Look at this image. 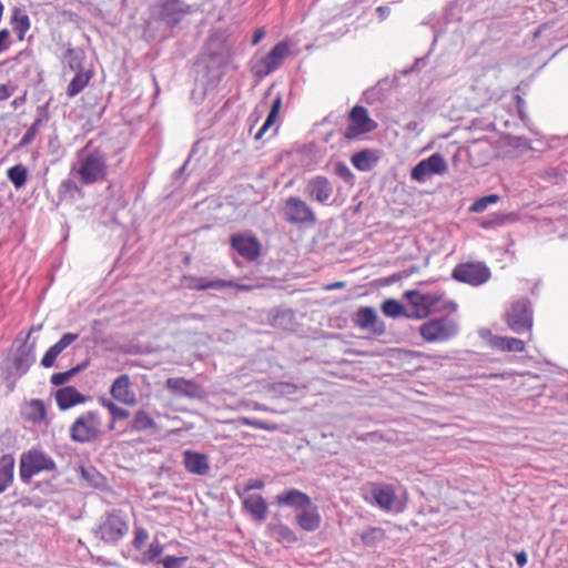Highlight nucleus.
<instances>
[{"instance_id":"1","label":"nucleus","mask_w":568,"mask_h":568,"mask_svg":"<svg viewBox=\"0 0 568 568\" xmlns=\"http://www.w3.org/2000/svg\"><path fill=\"white\" fill-rule=\"evenodd\" d=\"M109 173L108 158L104 150L89 141L77 152L70 174L82 185H92L103 181Z\"/></svg>"},{"instance_id":"2","label":"nucleus","mask_w":568,"mask_h":568,"mask_svg":"<svg viewBox=\"0 0 568 568\" xmlns=\"http://www.w3.org/2000/svg\"><path fill=\"white\" fill-rule=\"evenodd\" d=\"M129 518L120 509L104 513L98 520L93 534L102 542L116 546L129 532Z\"/></svg>"},{"instance_id":"3","label":"nucleus","mask_w":568,"mask_h":568,"mask_svg":"<svg viewBox=\"0 0 568 568\" xmlns=\"http://www.w3.org/2000/svg\"><path fill=\"white\" fill-rule=\"evenodd\" d=\"M404 297L407 300L405 317L422 320L437 310V304L443 300V294L438 291L410 290L404 293Z\"/></svg>"},{"instance_id":"4","label":"nucleus","mask_w":568,"mask_h":568,"mask_svg":"<svg viewBox=\"0 0 568 568\" xmlns=\"http://www.w3.org/2000/svg\"><path fill=\"white\" fill-rule=\"evenodd\" d=\"M508 328L515 334L529 333L534 325V312L528 298H519L510 304L505 312Z\"/></svg>"},{"instance_id":"5","label":"nucleus","mask_w":568,"mask_h":568,"mask_svg":"<svg viewBox=\"0 0 568 568\" xmlns=\"http://www.w3.org/2000/svg\"><path fill=\"white\" fill-rule=\"evenodd\" d=\"M101 426L102 420L99 412H85L71 425L70 437L77 443H90L99 437Z\"/></svg>"},{"instance_id":"6","label":"nucleus","mask_w":568,"mask_h":568,"mask_svg":"<svg viewBox=\"0 0 568 568\" xmlns=\"http://www.w3.org/2000/svg\"><path fill=\"white\" fill-rule=\"evenodd\" d=\"M288 54L290 44L286 41L278 42L267 54L252 62V73L258 79L267 77L283 64Z\"/></svg>"},{"instance_id":"7","label":"nucleus","mask_w":568,"mask_h":568,"mask_svg":"<svg viewBox=\"0 0 568 568\" xmlns=\"http://www.w3.org/2000/svg\"><path fill=\"white\" fill-rule=\"evenodd\" d=\"M283 214L286 222L308 227L316 223L314 210L301 197L288 196L284 202Z\"/></svg>"},{"instance_id":"8","label":"nucleus","mask_w":568,"mask_h":568,"mask_svg":"<svg viewBox=\"0 0 568 568\" xmlns=\"http://www.w3.org/2000/svg\"><path fill=\"white\" fill-rule=\"evenodd\" d=\"M452 276L458 282L480 286L490 280L491 272L483 262H468L455 266Z\"/></svg>"},{"instance_id":"9","label":"nucleus","mask_w":568,"mask_h":568,"mask_svg":"<svg viewBox=\"0 0 568 568\" xmlns=\"http://www.w3.org/2000/svg\"><path fill=\"white\" fill-rule=\"evenodd\" d=\"M55 469L53 459L40 450H29L20 459V477L28 481L32 476L40 471H50Z\"/></svg>"},{"instance_id":"10","label":"nucleus","mask_w":568,"mask_h":568,"mask_svg":"<svg viewBox=\"0 0 568 568\" xmlns=\"http://www.w3.org/2000/svg\"><path fill=\"white\" fill-rule=\"evenodd\" d=\"M458 325L455 320L442 317L430 320L419 327L422 337L427 342H444L457 334Z\"/></svg>"},{"instance_id":"11","label":"nucleus","mask_w":568,"mask_h":568,"mask_svg":"<svg viewBox=\"0 0 568 568\" xmlns=\"http://www.w3.org/2000/svg\"><path fill=\"white\" fill-rule=\"evenodd\" d=\"M448 171V164L439 153H433L427 159L419 161L410 170V179L424 183L434 175H443Z\"/></svg>"},{"instance_id":"12","label":"nucleus","mask_w":568,"mask_h":568,"mask_svg":"<svg viewBox=\"0 0 568 568\" xmlns=\"http://www.w3.org/2000/svg\"><path fill=\"white\" fill-rule=\"evenodd\" d=\"M369 494L375 504L383 510L400 513L405 508V504L397 496L393 485L373 484Z\"/></svg>"},{"instance_id":"13","label":"nucleus","mask_w":568,"mask_h":568,"mask_svg":"<svg viewBox=\"0 0 568 568\" xmlns=\"http://www.w3.org/2000/svg\"><path fill=\"white\" fill-rule=\"evenodd\" d=\"M29 335L16 349L12 357L13 375L16 378L22 377L36 362L34 343H29Z\"/></svg>"},{"instance_id":"14","label":"nucleus","mask_w":568,"mask_h":568,"mask_svg":"<svg viewBox=\"0 0 568 568\" xmlns=\"http://www.w3.org/2000/svg\"><path fill=\"white\" fill-rule=\"evenodd\" d=\"M165 388L176 397L202 398L205 394L202 386L183 377H170L165 382Z\"/></svg>"},{"instance_id":"15","label":"nucleus","mask_w":568,"mask_h":568,"mask_svg":"<svg viewBox=\"0 0 568 568\" xmlns=\"http://www.w3.org/2000/svg\"><path fill=\"white\" fill-rule=\"evenodd\" d=\"M334 192L333 184L324 175L311 178L305 186V194L321 204H326Z\"/></svg>"},{"instance_id":"16","label":"nucleus","mask_w":568,"mask_h":568,"mask_svg":"<svg viewBox=\"0 0 568 568\" xmlns=\"http://www.w3.org/2000/svg\"><path fill=\"white\" fill-rule=\"evenodd\" d=\"M352 124L347 128V136L358 135L372 132L377 124L368 116V112L364 106L356 105L349 113Z\"/></svg>"},{"instance_id":"17","label":"nucleus","mask_w":568,"mask_h":568,"mask_svg":"<svg viewBox=\"0 0 568 568\" xmlns=\"http://www.w3.org/2000/svg\"><path fill=\"white\" fill-rule=\"evenodd\" d=\"M111 396L128 406H134L136 404V395L131 388V381L129 375H120L111 385Z\"/></svg>"},{"instance_id":"18","label":"nucleus","mask_w":568,"mask_h":568,"mask_svg":"<svg viewBox=\"0 0 568 568\" xmlns=\"http://www.w3.org/2000/svg\"><path fill=\"white\" fill-rule=\"evenodd\" d=\"M355 323L358 327L368 329L377 336L386 331L384 322L378 320L376 311L372 307H361L356 313Z\"/></svg>"},{"instance_id":"19","label":"nucleus","mask_w":568,"mask_h":568,"mask_svg":"<svg viewBox=\"0 0 568 568\" xmlns=\"http://www.w3.org/2000/svg\"><path fill=\"white\" fill-rule=\"evenodd\" d=\"M232 247L248 261H254L260 255L258 241L250 235L236 234L231 239Z\"/></svg>"},{"instance_id":"20","label":"nucleus","mask_w":568,"mask_h":568,"mask_svg":"<svg viewBox=\"0 0 568 568\" xmlns=\"http://www.w3.org/2000/svg\"><path fill=\"white\" fill-rule=\"evenodd\" d=\"M186 286L194 290H224L226 287H236L241 291L251 290L247 285H240L233 281L210 280L206 277H190L186 280Z\"/></svg>"},{"instance_id":"21","label":"nucleus","mask_w":568,"mask_h":568,"mask_svg":"<svg viewBox=\"0 0 568 568\" xmlns=\"http://www.w3.org/2000/svg\"><path fill=\"white\" fill-rule=\"evenodd\" d=\"M295 520L298 527L305 531H315L321 526V515L318 508L312 501L295 514Z\"/></svg>"},{"instance_id":"22","label":"nucleus","mask_w":568,"mask_h":568,"mask_svg":"<svg viewBox=\"0 0 568 568\" xmlns=\"http://www.w3.org/2000/svg\"><path fill=\"white\" fill-rule=\"evenodd\" d=\"M79 337L75 333H65L61 336V338L53 344L43 355L41 359V365L45 368H50L54 365L57 357L74 341Z\"/></svg>"},{"instance_id":"23","label":"nucleus","mask_w":568,"mask_h":568,"mask_svg":"<svg viewBox=\"0 0 568 568\" xmlns=\"http://www.w3.org/2000/svg\"><path fill=\"white\" fill-rule=\"evenodd\" d=\"M280 506H288L295 510V514L312 501L308 495L297 489H287L276 496Z\"/></svg>"},{"instance_id":"24","label":"nucleus","mask_w":568,"mask_h":568,"mask_svg":"<svg viewBox=\"0 0 568 568\" xmlns=\"http://www.w3.org/2000/svg\"><path fill=\"white\" fill-rule=\"evenodd\" d=\"M183 464L189 473L195 475H205L210 469L207 457L193 450H184Z\"/></svg>"},{"instance_id":"25","label":"nucleus","mask_w":568,"mask_h":568,"mask_svg":"<svg viewBox=\"0 0 568 568\" xmlns=\"http://www.w3.org/2000/svg\"><path fill=\"white\" fill-rule=\"evenodd\" d=\"M85 399V396L72 386L62 387L55 393V400L61 410H67L78 404H82Z\"/></svg>"},{"instance_id":"26","label":"nucleus","mask_w":568,"mask_h":568,"mask_svg":"<svg viewBox=\"0 0 568 568\" xmlns=\"http://www.w3.org/2000/svg\"><path fill=\"white\" fill-rule=\"evenodd\" d=\"M185 13L184 4L179 0H166L163 2L160 17L169 26H174L181 21Z\"/></svg>"},{"instance_id":"27","label":"nucleus","mask_w":568,"mask_h":568,"mask_svg":"<svg viewBox=\"0 0 568 568\" xmlns=\"http://www.w3.org/2000/svg\"><path fill=\"white\" fill-rule=\"evenodd\" d=\"M243 506L256 520L262 521L267 516V504L261 495H248L244 498Z\"/></svg>"},{"instance_id":"28","label":"nucleus","mask_w":568,"mask_h":568,"mask_svg":"<svg viewBox=\"0 0 568 568\" xmlns=\"http://www.w3.org/2000/svg\"><path fill=\"white\" fill-rule=\"evenodd\" d=\"M490 343L494 348L501 352L520 353L525 351L524 341L517 337L494 336Z\"/></svg>"},{"instance_id":"29","label":"nucleus","mask_w":568,"mask_h":568,"mask_svg":"<svg viewBox=\"0 0 568 568\" xmlns=\"http://www.w3.org/2000/svg\"><path fill=\"white\" fill-rule=\"evenodd\" d=\"M351 161L358 171L368 172L376 165L378 158L374 151L363 150L355 153Z\"/></svg>"},{"instance_id":"30","label":"nucleus","mask_w":568,"mask_h":568,"mask_svg":"<svg viewBox=\"0 0 568 568\" xmlns=\"http://www.w3.org/2000/svg\"><path fill=\"white\" fill-rule=\"evenodd\" d=\"M23 415L27 420L33 424H40L47 416L44 403L41 399H31L24 406Z\"/></svg>"},{"instance_id":"31","label":"nucleus","mask_w":568,"mask_h":568,"mask_svg":"<svg viewBox=\"0 0 568 568\" xmlns=\"http://www.w3.org/2000/svg\"><path fill=\"white\" fill-rule=\"evenodd\" d=\"M14 458L3 455L0 458V494L3 493L13 479Z\"/></svg>"},{"instance_id":"32","label":"nucleus","mask_w":568,"mask_h":568,"mask_svg":"<svg viewBox=\"0 0 568 568\" xmlns=\"http://www.w3.org/2000/svg\"><path fill=\"white\" fill-rule=\"evenodd\" d=\"M91 78V72L89 71H79L70 81L67 88V94L69 98H74L79 94L89 83Z\"/></svg>"},{"instance_id":"33","label":"nucleus","mask_w":568,"mask_h":568,"mask_svg":"<svg viewBox=\"0 0 568 568\" xmlns=\"http://www.w3.org/2000/svg\"><path fill=\"white\" fill-rule=\"evenodd\" d=\"M11 24L13 28V31L18 33L19 40L24 39V34L30 29V19L29 17L23 13L19 9H14L12 17H11Z\"/></svg>"},{"instance_id":"34","label":"nucleus","mask_w":568,"mask_h":568,"mask_svg":"<svg viewBox=\"0 0 568 568\" xmlns=\"http://www.w3.org/2000/svg\"><path fill=\"white\" fill-rule=\"evenodd\" d=\"M271 535L281 542L293 544L297 541L295 532L283 524H276L270 527Z\"/></svg>"},{"instance_id":"35","label":"nucleus","mask_w":568,"mask_h":568,"mask_svg":"<svg viewBox=\"0 0 568 568\" xmlns=\"http://www.w3.org/2000/svg\"><path fill=\"white\" fill-rule=\"evenodd\" d=\"M164 551V546L154 538L153 541L140 555V561L144 565L154 562Z\"/></svg>"},{"instance_id":"36","label":"nucleus","mask_w":568,"mask_h":568,"mask_svg":"<svg viewBox=\"0 0 568 568\" xmlns=\"http://www.w3.org/2000/svg\"><path fill=\"white\" fill-rule=\"evenodd\" d=\"M7 176L16 189H21L27 182L28 170L22 164H16L8 170Z\"/></svg>"},{"instance_id":"37","label":"nucleus","mask_w":568,"mask_h":568,"mask_svg":"<svg viewBox=\"0 0 568 568\" xmlns=\"http://www.w3.org/2000/svg\"><path fill=\"white\" fill-rule=\"evenodd\" d=\"M155 426L154 419L145 410H138L131 423V428L136 432L151 429Z\"/></svg>"},{"instance_id":"38","label":"nucleus","mask_w":568,"mask_h":568,"mask_svg":"<svg viewBox=\"0 0 568 568\" xmlns=\"http://www.w3.org/2000/svg\"><path fill=\"white\" fill-rule=\"evenodd\" d=\"M382 312L385 316L397 318L399 316H405L406 307L403 306L398 301L388 298L383 302Z\"/></svg>"},{"instance_id":"39","label":"nucleus","mask_w":568,"mask_h":568,"mask_svg":"<svg viewBox=\"0 0 568 568\" xmlns=\"http://www.w3.org/2000/svg\"><path fill=\"white\" fill-rule=\"evenodd\" d=\"M81 477L92 487L99 488L104 485V477L92 466L81 467Z\"/></svg>"},{"instance_id":"40","label":"nucleus","mask_w":568,"mask_h":568,"mask_svg":"<svg viewBox=\"0 0 568 568\" xmlns=\"http://www.w3.org/2000/svg\"><path fill=\"white\" fill-rule=\"evenodd\" d=\"M133 534L132 546L141 555L146 548V542L150 538L149 531L142 526H134Z\"/></svg>"},{"instance_id":"41","label":"nucleus","mask_w":568,"mask_h":568,"mask_svg":"<svg viewBox=\"0 0 568 568\" xmlns=\"http://www.w3.org/2000/svg\"><path fill=\"white\" fill-rule=\"evenodd\" d=\"M83 367L84 365H77L67 372L55 373L51 376L50 382L54 386L63 385L64 383L69 382L75 374H78Z\"/></svg>"},{"instance_id":"42","label":"nucleus","mask_w":568,"mask_h":568,"mask_svg":"<svg viewBox=\"0 0 568 568\" xmlns=\"http://www.w3.org/2000/svg\"><path fill=\"white\" fill-rule=\"evenodd\" d=\"M498 201H499V196L497 194H489V195L479 197L470 205L469 211L473 213H481L488 207V205L495 204Z\"/></svg>"},{"instance_id":"43","label":"nucleus","mask_w":568,"mask_h":568,"mask_svg":"<svg viewBox=\"0 0 568 568\" xmlns=\"http://www.w3.org/2000/svg\"><path fill=\"white\" fill-rule=\"evenodd\" d=\"M101 405L110 412L114 420L126 419L130 416L129 410L118 406L110 399H101Z\"/></svg>"},{"instance_id":"44","label":"nucleus","mask_w":568,"mask_h":568,"mask_svg":"<svg viewBox=\"0 0 568 568\" xmlns=\"http://www.w3.org/2000/svg\"><path fill=\"white\" fill-rule=\"evenodd\" d=\"M334 173L341 178L342 180H344L346 183L348 184H353L354 183V174L352 173V171L349 170V168L344 163V162H337L334 166Z\"/></svg>"},{"instance_id":"45","label":"nucleus","mask_w":568,"mask_h":568,"mask_svg":"<svg viewBox=\"0 0 568 568\" xmlns=\"http://www.w3.org/2000/svg\"><path fill=\"white\" fill-rule=\"evenodd\" d=\"M60 192L63 195H69L73 197L75 194L81 193V187L78 185L77 181L72 179H67L61 182Z\"/></svg>"},{"instance_id":"46","label":"nucleus","mask_w":568,"mask_h":568,"mask_svg":"<svg viewBox=\"0 0 568 568\" xmlns=\"http://www.w3.org/2000/svg\"><path fill=\"white\" fill-rule=\"evenodd\" d=\"M186 560V557L166 556L159 560V564H161L163 568H182Z\"/></svg>"},{"instance_id":"47","label":"nucleus","mask_w":568,"mask_h":568,"mask_svg":"<svg viewBox=\"0 0 568 568\" xmlns=\"http://www.w3.org/2000/svg\"><path fill=\"white\" fill-rule=\"evenodd\" d=\"M504 223V216L500 215V214H494L493 216L484 220L481 223H480V226L483 229H486V230H489V229H493L495 226H499Z\"/></svg>"},{"instance_id":"48","label":"nucleus","mask_w":568,"mask_h":568,"mask_svg":"<svg viewBox=\"0 0 568 568\" xmlns=\"http://www.w3.org/2000/svg\"><path fill=\"white\" fill-rule=\"evenodd\" d=\"M243 424L247 426H252L256 429H264V430H271L273 427L268 426V424L264 420L256 419V418H243Z\"/></svg>"},{"instance_id":"49","label":"nucleus","mask_w":568,"mask_h":568,"mask_svg":"<svg viewBox=\"0 0 568 568\" xmlns=\"http://www.w3.org/2000/svg\"><path fill=\"white\" fill-rule=\"evenodd\" d=\"M38 123L39 121L34 122L29 129L28 131L23 134L21 141H20V145H28L29 143H31L37 134V131H38Z\"/></svg>"},{"instance_id":"50","label":"nucleus","mask_w":568,"mask_h":568,"mask_svg":"<svg viewBox=\"0 0 568 568\" xmlns=\"http://www.w3.org/2000/svg\"><path fill=\"white\" fill-rule=\"evenodd\" d=\"M277 118H274L273 115L267 114V118L263 125L258 129V131L255 134V140L262 139V136L265 134V132L274 125Z\"/></svg>"},{"instance_id":"51","label":"nucleus","mask_w":568,"mask_h":568,"mask_svg":"<svg viewBox=\"0 0 568 568\" xmlns=\"http://www.w3.org/2000/svg\"><path fill=\"white\" fill-rule=\"evenodd\" d=\"M544 180L556 183L559 179V172L555 168L545 169L541 173Z\"/></svg>"},{"instance_id":"52","label":"nucleus","mask_w":568,"mask_h":568,"mask_svg":"<svg viewBox=\"0 0 568 568\" xmlns=\"http://www.w3.org/2000/svg\"><path fill=\"white\" fill-rule=\"evenodd\" d=\"M9 31L7 29L0 30V53L9 48Z\"/></svg>"},{"instance_id":"53","label":"nucleus","mask_w":568,"mask_h":568,"mask_svg":"<svg viewBox=\"0 0 568 568\" xmlns=\"http://www.w3.org/2000/svg\"><path fill=\"white\" fill-rule=\"evenodd\" d=\"M282 106V97L277 95L274 101L272 102L271 110L268 112L270 115H273L274 118H277L280 110Z\"/></svg>"},{"instance_id":"54","label":"nucleus","mask_w":568,"mask_h":568,"mask_svg":"<svg viewBox=\"0 0 568 568\" xmlns=\"http://www.w3.org/2000/svg\"><path fill=\"white\" fill-rule=\"evenodd\" d=\"M376 13L378 16L379 21H384L388 18L390 13V9L387 6H379L376 8Z\"/></svg>"},{"instance_id":"55","label":"nucleus","mask_w":568,"mask_h":568,"mask_svg":"<svg viewBox=\"0 0 568 568\" xmlns=\"http://www.w3.org/2000/svg\"><path fill=\"white\" fill-rule=\"evenodd\" d=\"M265 37V30L263 28L257 29L252 38V44L256 45Z\"/></svg>"},{"instance_id":"56","label":"nucleus","mask_w":568,"mask_h":568,"mask_svg":"<svg viewBox=\"0 0 568 568\" xmlns=\"http://www.w3.org/2000/svg\"><path fill=\"white\" fill-rule=\"evenodd\" d=\"M264 486V483L262 480L255 479L251 480L247 485L245 490H254V489H262Z\"/></svg>"},{"instance_id":"57","label":"nucleus","mask_w":568,"mask_h":568,"mask_svg":"<svg viewBox=\"0 0 568 568\" xmlns=\"http://www.w3.org/2000/svg\"><path fill=\"white\" fill-rule=\"evenodd\" d=\"M11 90L6 84H0V101H4L11 95Z\"/></svg>"},{"instance_id":"58","label":"nucleus","mask_w":568,"mask_h":568,"mask_svg":"<svg viewBox=\"0 0 568 568\" xmlns=\"http://www.w3.org/2000/svg\"><path fill=\"white\" fill-rule=\"evenodd\" d=\"M405 129L410 132H419L420 125L417 121H410L405 125Z\"/></svg>"},{"instance_id":"59","label":"nucleus","mask_w":568,"mask_h":568,"mask_svg":"<svg viewBox=\"0 0 568 568\" xmlns=\"http://www.w3.org/2000/svg\"><path fill=\"white\" fill-rule=\"evenodd\" d=\"M516 561L518 564L519 567H523L526 565L527 562V556L525 552H520V554H517L516 555Z\"/></svg>"},{"instance_id":"60","label":"nucleus","mask_w":568,"mask_h":568,"mask_svg":"<svg viewBox=\"0 0 568 568\" xmlns=\"http://www.w3.org/2000/svg\"><path fill=\"white\" fill-rule=\"evenodd\" d=\"M426 64V58H419L415 61L414 69L420 70Z\"/></svg>"},{"instance_id":"61","label":"nucleus","mask_w":568,"mask_h":568,"mask_svg":"<svg viewBox=\"0 0 568 568\" xmlns=\"http://www.w3.org/2000/svg\"><path fill=\"white\" fill-rule=\"evenodd\" d=\"M447 307H450L452 310L455 311L457 308V304L455 302L450 301V302L447 303Z\"/></svg>"},{"instance_id":"62","label":"nucleus","mask_w":568,"mask_h":568,"mask_svg":"<svg viewBox=\"0 0 568 568\" xmlns=\"http://www.w3.org/2000/svg\"><path fill=\"white\" fill-rule=\"evenodd\" d=\"M368 536H369V534L363 535V541L366 544H368Z\"/></svg>"},{"instance_id":"63","label":"nucleus","mask_w":568,"mask_h":568,"mask_svg":"<svg viewBox=\"0 0 568 568\" xmlns=\"http://www.w3.org/2000/svg\"><path fill=\"white\" fill-rule=\"evenodd\" d=\"M517 100H518V108L520 109V104L524 103V101L521 100V98L517 97ZM519 112L521 113V111L519 110Z\"/></svg>"},{"instance_id":"64","label":"nucleus","mask_w":568,"mask_h":568,"mask_svg":"<svg viewBox=\"0 0 568 568\" xmlns=\"http://www.w3.org/2000/svg\"><path fill=\"white\" fill-rule=\"evenodd\" d=\"M376 532H379V530L373 529L369 534H376Z\"/></svg>"}]
</instances>
